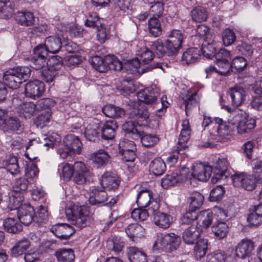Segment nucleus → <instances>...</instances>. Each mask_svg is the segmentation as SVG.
I'll return each instance as SVG.
<instances>
[{
  "label": "nucleus",
  "mask_w": 262,
  "mask_h": 262,
  "mask_svg": "<svg viewBox=\"0 0 262 262\" xmlns=\"http://www.w3.org/2000/svg\"><path fill=\"white\" fill-rule=\"evenodd\" d=\"M137 97L138 101L129 100L128 102V105L133 109L131 117L135 118L137 123L129 121L122 125L123 130L125 133V137H132L134 140H138L141 137L143 133L142 126L145 125L142 122L146 121L149 118L148 112L144 108V104L158 105L156 103L157 96L150 88L138 92Z\"/></svg>",
  "instance_id": "f257e3e1"
},
{
  "label": "nucleus",
  "mask_w": 262,
  "mask_h": 262,
  "mask_svg": "<svg viewBox=\"0 0 262 262\" xmlns=\"http://www.w3.org/2000/svg\"><path fill=\"white\" fill-rule=\"evenodd\" d=\"M223 108L230 113V122L235 124L238 133H247L255 127V120L250 117L245 112L237 108L231 109L228 106H225Z\"/></svg>",
  "instance_id": "f03ea898"
},
{
  "label": "nucleus",
  "mask_w": 262,
  "mask_h": 262,
  "mask_svg": "<svg viewBox=\"0 0 262 262\" xmlns=\"http://www.w3.org/2000/svg\"><path fill=\"white\" fill-rule=\"evenodd\" d=\"M65 212L68 220L76 229L85 227L91 220L90 212L86 206L74 205L71 207L67 208Z\"/></svg>",
  "instance_id": "7ed1b4c3"
},
{
  "label": "nucleus",
  "mask_w": 262,
  "mask_h": 262,
  "mask_svg": "<svg viewBox=\"0 0 262 262\" xmlns=\"http://www.w3.org/2000/svg\"><path fill=\"white\" fill-rule=\"evenodd\" d=\"M230 121V116L227 122L218 117L213 119V123L214 125L211 134L214 137V140L226 142L230 139L235 128V124Z\"/></svg>",
  "instance_id": "20e7f679"
},
{
  "label": "nucleus",
  "mask_w": 262,
  "mask_h": 262,
  "mask_svg": "<svg viewBox=\"0 0 262 262\" xmlns=\"http://www.w3.org/2000/svg\"><path fill=\"white\" fill-rule=\"evenodd\" d=\"M181 243V238L174 233L157 234L152 248L156 251L169 252L177 249Z\"/></svg>",
  "instance_id": "39448f33"
},
{
  "label": "nucleus",
  "mask_w": 262,
  "mask_h": 262,
  "mask_svg": "<svg viewBox=\"0 0 262 262\" xmlns=\"http://www.w3.org/2000/svg\"><path fill=\"white\" fill-rule=\"evenodd\" d=\"M189 169L183 167L180 170L166 175L162 179L161 184L163 188L166 189L174 186L175 184L185 182L189 177Z\"/></svg>",
  "instance_id": "423d86ee"
},
{
  "label": "nucleus",
  "mask_w": 262,
  "mask_h": 262,
  "mask_svg": "<svg viewBox=\"0 0 262 262\" xmlns=\"http://www.w3.org/2000/svg\"><path fill=\"white\" fill-rule=\"evenodd\" d=\"M229 162L226 157L219 158L213 164L212 168L214 176L211 179L213 183H217L219 180L228 177V172L227 171Z\"/></svg>",
  "instance_id": "0eeeda50"
},
{
  "label": "nucleus",
  "mask_w": 262,
  "mask_h": 262,
  "mask_svg": "<svg viewBox=\"0 0 262 262\" xmlns=\"http://www.w3.org/2000/svg\"><path fill=\"white\" fill-rule=\"evenodd\" d=\"M183 35L179 30L171 31L166 40L167 51L172 54L177 53L181 47Z\"/></svg>",
  "instance_id": "6e6552de"
},
{
  "label": "nucleus",
  "mask_w": 262,
  "mask_h": 262,
  "mask_svg": "<svg viewBox=\"0 0 262 262\" xmlns=\"http://www.w3.org/2000/svg\"><path fill=\"white\" fill-rule=\"evenodd\" d=\"M233 184L237 187H242L248 191L255 188V180L253 177L245 173H235L231 176Z\"/></svg>",
  "instance_id": "1a4fd4ad"
},
{
  "label": "nucleus",
  "mask_w": 262,
  "mask_h": 262,
  "mask_svg": "<svg viewBox=\"0 0 262 262\" xmlns=\"http://www.w3.org/2000/svg\"><path fill=\"white\" fill-rule=\"evenodd\" d=\"M212 172V167L202 163H195L191 167V176L201 181H207Z\"/></svg>",
  "instance_id": "9d476101"
},
{
  "label": "nucleus",
  "mask_w": 262,
  "mask_h": 262,
  "mask_svg": "<svg viewBox=\"0 0 262 262\" xmlns=\"http://www.w3.org/2000/svg\"><path fill=\"white\" fill-rule=\"evenodd\" d=\"M254 243L251 239L248 238H244L235 247V256L243 259L249 257L254 250Z\"/></svg>",
  "instance_id": "9b49d317"
},
{
  "label": "nucleus",
  "mask_w": 262,
  "mask_h": 262,
  "mask_svg": "<svg viewBox=\"0 0 262 262\" xmlns=\"http://www.w3.org/2000/svg\"><path fill=\"white\" fill-rule=\"evenodd\" d=\"M74 173V180L78 184H83L86 181L87 178L90 177L91 173L85 164L82 162H75L73 165Z\"/></svg>",
  "instance_id": "f8f14e48"
},
{
  "label": "nucleus",
  "mask_w": 262,
  "mask_h": 262,
  "mask_svg": "<svg viewBox=\"0 0 262 262\" xmlns=\"http://www.w3.org/2000/svg\"><path fill=\"white\" fill-rule=\"evenodd\" d=\"M127 66L133 72L137 71L139 73L141 72L144 73L156 68H160L165 72V69L168 67L167 63L158 62L156 64L147 66L145 68H142L143 64L137 56L135 58L128 61Z\"/></svg>",
  "instance_id": "ddd939ff"
},
{
  "label": "nucleus",
  "mask_w": 262,
  "mask_h": 262,
  "mask_svg": "<svg viewBox=\"0 0 262 262\" xmlns=\"http://www.w3.org/2000/svg\"><path fill=\"white\" fill-rule=\"evenodd\" d=\"M47 51L44 47L39 45L34 50V54L31 59L33 68L39 69L43 68L47 63Z\"/></svg>",
  "instance_id": "4468645a"
},
{
  "label": "nucleus",
  "mask_w": 262,
  "mask_h": 262,
  "mask_svg": "<svg viewBox=\"0 0 262 262\" xmlns=\"http://www.w3.org/2000/svg\"><path fill=\"white\" fill-rule=\"evenodd\" d=\"M45 90V85L41 81L35 80L29 81L25 86V92L27 97L36 99L40 97Z\"/></svg>",
  "instance_id": "2eb2a0df"
},
{
  "label": "nucleus",
  "mask_w": 262,
  "mask_h": 262,
  "mask_svg": "<svg viewBox=\"0 0 262 262\" xmlns=\"http://www.w3.org/2000/svg\"><path fill=\"white\" fill-rule=\"evenodd\" d=\"M74 227L67 224L55 225L51 228V231L55 235L60 239H67L74 233Z\"/></svg>",
  "instance_id": "dca6fc26"
},
{
  "label": "nucleus",
  "mask_w": 262,
  "mask_h": 262,
  "mask_svg": "<svg viewBox=\"0 0 262 262\" xmlns=\"http://www.w3.org/2000/svg\"><path fill=\"white\" fill-rule=\"evenodd\" d=\"M18 219L26 226L30 224L33 219L34 211L33 208L29 204H24L17 211Z\"/></svg>",
  "instance_id": "f3484780"
},
{
  "label": "nucleus",
  "mask_w": 262,
  "mask_h": 262,
  "mask_svg": "<svg viewBox=\"0 0 262 262\" xmlns=\"http://www.w3.org/2000/svg\"><path fill=\"white\" fill-rule=\"evenodd\" d=\"M125 232L128 237L135 242H138L145 235V229L137 223L129 225L125 229Z\"/></svg>",
  "instance_id": "a211bd4d"
},
{
  "label": "nucleus",
  "mask_w": 262,
  "mask_h": 262,
  "mask_svg": "<svg viewBox=\"0 0 262 262\" xmlns=\"http://www.w3.org/2000/svg\"><path fill=\"white\" fill-rule=\"evenodd\" d=\"M249 226L257 227L262 223V204L252 207L247 217Z\"/></svg>",
  "instance_id": "6ab92c4d"
},
{
  "label": "nucleus",
  "mask_w": 262,
  "mask_h": 262,
  "mask_svg": "<svg viewBox=\"0 0 262 262\" xmlns=\"http://www.w3.org/2000/svg\"><path fill=\"white\" fill-rule=\"evenodd\" d=\"M3 80L7 86L12 89H16L19 88L23 82L22 79L17 75L14 69H11L4 73Z\"/></svg>",
  "instance_id": "aec40b11"
},
{
  "label": "nucleus",
  "mask_w": 262,
  "mask_h": 262,
  "mask_svg": "<svg viewBox=\"0 0 262 262\" xmlns=\"http://www.w3.org/2000/svg\"><path fill=\"white\" fill-rule=\"evenodd\" d=\"M183 99L185 105L186 113L187 115L190 111L198 105L200 100V96L197 92L188 91L183 96Z\"/></svg>",
  "instance_id": "412c9836"
},
{
  "label": "nucleus",
  "mask_w": 262,
  "mask_h": 262,
  "mask_svg": "<svg viewBox=\"0 0 262 262\" xmlns=\"http://www.w3.org/2000/svg\"><path fill=\"white\" fill-rule=\"evenodd\" d=\"M100 184L107 190H115L118 188L119 181L115 174L106 172L102 176Z\"/></svg>",
  "instance_id": "4be33fe9"
},
{
  "label": "nucleus",
  "mask_w": 262,
  "mask_h": 262,
  "mask_svg": "<svg viewBox=\"0 0 262 262\" xmlns=\"http://www.w3.org/2000/svg\"><path fill=\"white\" fill-rule=\"evenodd\" d=\"M173 221L172 216L164 212H158L154 214V223L156 226L162 229H167Z\"/></svg>",
  "instance_id": "5701e85b"
},
{
  "label": "nucleus",
  "mask_w": 262,
  "mask_h": 262,
  "mask_svg": "<svg viewBox=\"0 0 262 262\" xmlns=\"http://www.w3.org/2000/svg\"><path fill=\"white\" fill-rule=\"evenodd\" d=\"M65 146L69 148L73 154H79L81 152L82 144L79 139L73 135H68L63 140Z\"/></svg>",
  "instance_id": "b1692460"
},
{
  "label": "nucleus",
  "mask_w": 262,
  "mask_h": 262,
  "mask_svg": "<svg viewBox=\"0 0 262 262\" xmlns=\"http://www.w3.org/2000/svg\"><path fill=\"white\" fill-rule=\"evenodd\" d=\"M47 51V54L58 53L61 48L60 39L55 36H51L46 38L44 45H42Z\"/></svg>",
  "instance_id": "393cba45"
},
{
  "label": "nucleus",
  "mask_w": 262,
  "mask_h": 262,
  "mask_svg": "<svg viewBox=\"0 0 262 262\" xmlns=\"http://www.w3.org/2000/svg\"><path fill=\"white\" fill-rule=\"evenodd\" d=\"M229 93L232 100V103L234 106L240 105L245 100L246 91L242 87L231 88L230 89Z\"/></svg>",
  "instance_id": "a878e982"
},
{
  "label": "nucleus",
  "mask_w": 262,
  "mask_h": 262,
  "mask_svg": "<svg viewBox=\"0 0 262 262\" xmlns=\"http://www.w3.org/2000/svg\"><path fill=\"white\" fill-rule=\"evenodd\" d=\"M16 109L17 113L20 117L28 119L34 115L36 106L32 102H25L19 104Z\"/></svg>",
  "instance_id": "bb28decb"
},
{
  "label": "nucleus",
  "mask_w": 262,
  "mask_h": 262,
  "mask_svg": "<svg viewBox=\"0 0 262 262\" xmlns=\"http://www.w3.org/2000/svg\"><path fill=\"white\" fill-rule=\"evenodd\" d=\"M110 158L108 154L103 149L98 150L90 156V159L94 165L98 168L106 165Z\"/></svg>",
  "instance_id": "cd10ccee"
},
{
  "label": "nucleus",
  "mask_w": 262,
  "mask_h": 262,
  "mask_svg": "<svg viewBox=\"0 0 262 262\" xmlns=\"http://www.w3.org/2000/svg\"><path fill=\"white\" fill-rule=\"evenodd\" d=\"M136 55L143 66L149 63L154 57V54L150 50L145 46L141 45L137 46Z\"/></svg>",
  "instance_id": "c85d7f7f"
},
{
  "label": "nucleus",
  "mask_w": 262,
  "mask_h": 262,
  "mask_svg": "<svg viewBox=\"0 0 262 262\" xmlns=\"http://www.w3.org/2000/svg\"><path fill=\"white\" fill-rule=\"evenodd\" d=\"M213 221V213L209 209L200 211L197 214V224L202 228H208Z\"/></svg>",
  "instance_id": "c756f323"
},
{
  "label": "nucleus",
  "mask_w": 262,
  "mask_h": 262,
  "mask_svg": "<svg viewBox=\"0 0 262 262\" xmlns=\"http://www.w3.org/2000/svg\"><path fill=\"white\" fill-rule=\"evenodd\" d=\"M118 127L117 122L114 120L106 121L101 129L103 138L106 140L113 139Z\"/></svg>",
  "instance_id": "7c9ffc66"
},
{
  "label": "nucleus",
  "mask_w": 262,
  "mask_h": 262,
  "mask_svg": "<svg viewBox=\"0 0 262 262\" xmlns=\"http://www.w3.org/2000/svg\"><path fill=\"white\" fill-rule=\"evenodd\" d=\"M201 232V230L195 226H191L184 231L183 239L187 244H192L198 238Z\"/></svg>",
  "instance_id": "2f4dec72"
},
{
  "label": "nucleus",
  "mask_w": 262,
  "mask_h": 262,
  "mask_svg": "<svg viewBox=\"0 0 262 262\" xmlns=\"http://www.w3.org/2000/svg\"><path fill=\"white\" fill-rule=\"evenodd\" d=\"M128 256L131 262H146L147 255L141 249L130 247L128 250Z\"/></svg>",
  "instance_id": "473e14b6"
},
{
  "label": "nucleus",
  "mask_w": 262,
  "mask_h": 262,
  "mask_svg": "<svg viewBox=\"0 0 262 262\" xmlns=\"http://www.w3.org/2000/svg\"><path fill=\"white\" fill-rule=\"evenodd\" d=\"M216 46L213 38L204 41L201 49L202 55L207 58L211 59L215 55Z\"/></svg>",
  "instance_id": "72a5a7b5"
},
{
  "label": "nucleus",
  "mask_w": 262,
  "mask_h": 262,
  "mask_svg": "<svg viewBox=\"0 0 262 262\" xmlns=\"http://www.w3.org/2000/svg\"><path fill=\"white\" fill-rule=\"evenodd\" d=\"M107 200V195L105 191L94 189L90 195L89 201L92 205H99L104 203Z\"/></svg>",
  "instance_id": "f704fd0d"
},
{
  "label": "nucleus",
  "mask_w": 262,
  "mask_h": 262,
  "mask_svg": "<svg viewBox=\"0 0 262 262\" xmlns=\"http://www.w3.org/2000/svg\"><path fill=\"white\" fill-rule=\"evenodd\" d=\"M152 193L148 189H141L137 196L136 202L140 207H147L151 199Z\"/></svg>",
  "instance_id": "c9c22d12"
},
{
  "label": "nucleus",
  "mask_w": 262,
  "mask_h": 262,
  "mask_svg": "<svg viewBox=\"0 0 262 262\" xmlns=\"http://www.w3.org/2000/svg\"><path fill=\"white\" fill-rule=\"evenodd\" d=\"M182 129L179 138L178 144L184 147L183 144L187 142L190 138L191 128L188 119H184L182 123Z\"/></svg>",
  "instance_id": "e433bc0d"
},
{
  "label": "nucleus",
  "mask_w": 262,
  "mask_h": 262,
  "mask_svg": "<svg viewBox=\"0 0 262 262\" xmlns=\"http://www.w3.org/2000/svg\"><path fill=\"white\" fill-rule=\"evenodd\" d=\"M200 50L196 48L188 49L182 55V60L187 64L197 61L200 57Z\"/></svg>",
  "instance_id": "4c0bfd02"
},
{
  "label": "nucleus",
  "mask_w": 262,
  "mask_h": 262,
  "mask_svg": "<svg viewBox=\"0 0 262 262\" xmlns=\"http://www.w3.org/2000/svg\"><path fill=\"white\" fill-rule=\"evenodd\" d=\"M30 242L27 239H23L16 242L15 246L11 249V255L13 257H17L23 254L29 248Z\"/></svg>",
  "instance_id": "58836bf2"
},
{
  "label": "nucleus",
  "mask_w": 262,
  "mask_h": 262,
  "mask_svg": "<svg viewBox=\"0 0 262 262\" xmlns=\"http://www.w3.org/2000/svg\"><path fill=\"white\" fill-rule=\"evenodd\" d=\"M17 219L8 217L4 222L5 229L9 232L16 233L22 230V226Z\"/></svg>",
  "instance_id": "ea45409f"
},
{
  "label": "nucleus",
  "mask_w": 262,
  "mask_h": 262,
  "mask_svg": "<svg viewBox=\"0 0 262 262\" xmlns=\"http://www.w3.org/2000/svg\"><path fill=\"white\" fill-rule=\"evenodd\" d=\"M16 20L20 25L24 26L32 25L34 21V17L30 12H18L15 16Z\"/></svg>",
  "instance_id": "a19ab883"
},
{
  "label": "nucleus",
  "mask_w": 262,
  "mask_h": 262,
  "mask_svg": "<svg viewBox=\"0 0 262 262\" xmlns=\"http://www.w3.org/2000/svg\"><path fill=\"white\" fill-rule=\"evenodd\" d=\"M55 256L59 262H72L75 258L74 251L71 249H58Z\"/></svg>",
  "instance_id": "79ce46f5"
},
{
  "label": "nucleus",
  "mask_w": 262,
  "mask_h": 262,
  "mask_svg": "<svg viewBox=\"0 0 262 262\" xmlns=\"http://www.w3.org/2000/svg\"><path fill=\"white\" fill-rule=\"evenodd\" d=\"M149 169L155 175H161L165 171V164L161 158H156L150 163Z\"/></svg>",
  "instance_id": "37998d69"
},
{
  "label": "nucleus",
  "mask_w": 262,
  "mask_h": 262,
  "mask_svg": "<svg viewBox=\"0 0 262 262\" xmlns=\"http://www.w3.org/2000/svg\"><path fill=\"white\" fill-rule=\"evenodd\" d=\"M90 62L94 68L100 72H105L108 70V65L104 59L99 56H95L90 59Z\"/></svg>",
  "instance_id": "c03bdc74"
},
{
  "label": "nucleus",
  "mask_w": 262,
  "mask_h": 262,
  "mask_svg": "<svg viewBox=\"0 0 262 262\" xmlns=\"http://www.w3.org/2000/svg\"><path fill=\"white\" fill-rule=\"evenodd\" d=\"M117 89L121 95L125 96L134 94L136 89L132 81L126 80H124L120 84L117 85Z\"/></svg>",
  "instance_id": "a18cd8bd"
},
{
  "label": "nucleus",
  "mask_w": 262,
  "mask_h": 262,
  "mask_svg": "<svg viewBox=\"0 0 262 262\" xmlns=\"http://www.w3.org/2000/svg\"><path fill=\"white\" fill-rule=\"evenodd\" d=\"M99 130L97 123L89 124L86 126L84 133L85 138L90 141H96L98 137Z\"/></svg>",
  "instance_id": "49530a36"
},
{
  "label": "nucleus",
  "mask_w": 262,
  "mask_h": 262,
  "mask_svg": "<svg viewBox=\"0 0 262 262\" xmlns=\"http://www.w3.org/2000/svg\"><path fill=\"white\" fill-rule=\"evenodd\" d=\"M58 170L60 177L66 181L70 180L74 175L73 167L69 163L59 165Z\"/></svg>",
  "instance_id": "de8ad7c7"
},
{
  "label": "nucleus",
  "mask_w": 262,
  "mask_h": 262,
  "mask_svg": "<svg viewBox=\"0 0 262 262\" xmlns=\"http://www.w3.org/2000/svg\"><path fill=\"white\" fill-rule=\"evenodd\" d=\"M212 230L216 237L222 238L227 236L228 232V226L223 222L216 223L212 226Z\"/></svg>",
  "instance_id": "09e8293b"
},
{
  "label": "nucleus",
  "mask_w": 262,
  "mask_h": 262,
  "mask_svg": "<svg viewBox=\"0 0 262 262\" xmlns=\"http://www.w3.org/2000/svg\"><path fill=\"white\" fill-rule=\"evenodd\" d=\"M131 8L129 0H118L116 3L115 10L120 15L128 14Z\"/></svg>",
  "instance_id": "8fccbe9b"
},
{
  "label": "nucleus",
  "mask_w": 262,
  "mask_h": 262,
  "mask_svg": "<svg viewBox=\"0 0 262 262\" xmlns=\"http://www.w3.org/2000/svg\"><path fill=\"white\" fill-rule=\"evenodd\" d=\"M148 29L149 33L155 37L162 34L160 23L155 17L150 18L148 20Z\"/></svg>",
  "instance_id": "3c124183"
},
{
  "label": "nucleus",
  "mask_w": 262,
  "mask_h": 262,
  "mask_svg": "<svg viewBox=\"0 0 262 262\" xmlns=\"http://www.w3.org/2000/svg\"><path fill=\"white\" fill-rule=\"evenodd\" d=\"M204 196L200 192L195 191L190 194L189 198L190 207L195 210L199 209L203 204Z\"/></svg>",
  "instance_id": "603ef678"
},
{
  "label": "nucleus",
  "mask_w": 262,
  "mask_h": 262,
  "mask_svg": "<svg viewBox=\"0 0 262 262\" xmlns=\"http://www.w3.org/2000/svg\"><path fill=\"white\" fill-rule=\"evenodd\" d=\"M207 244V240L205 239H201L196 242L194 247V254L196 258H201L206 254Z\"/></svg>",
  "instance_id": "864d4df0"
},
{
  "label": "nucleus",
  "mask_w": 262,
  "mask_h": 262,
  "mask_svg": "<svg viewBox=\"0 0 262 262\" xmlns=\"http://www.w3.org/2000/svg\"><path fill=\"white\" fill-rule=\"evenodd\" d=\"M139 139L141 140L142 145L146 147H150L156 145L159 140V137L155 135H144V133L141 134V137Z\"/></svg>",
  "instance_id": "5fc2aeb1"
},
{
  "label": "nucleus",
  "mask_w": 262,
  "mask_h": 262,
  "mask_svg": "<svg viewBox=\"0 0 262 262\" xmlns=\"http://www.w3.org/2000/svg\"><path fill=\"white\" fill-rule=\"evenodd\" d=\"M191 16L194 21L201 22L205 21L207 18V11L204 8L196 7L192 10Z\"/></svg>",
  "instance_id": "6e6d98bb"
},
{
  "label": "nucleus",
  "mask_w": 262,
  "mask_h": 262,
  "mask_svg": "<svg viewBox=\"0 0 262 262\" xmlns=\"http://www.w3.org/2000/svg\"><path fill=\"white\" fill-rule=\"evenodd\" d=\"M149 46L151 50L159 56H163L165 54L166 50H167L166 43L165 42V45H164L162 40L160 39L152 42Z\"/></svg>",
  "instance_id": "4d7b16f0"
},
{
  "label": "nucleus",
  "mask_w": 262,
  "mask_h": 262,
  "mask_svg": "<svg viewBox=\"0 0 262 262\" xmlns=\"http://www.w3.org/2000/svg\"><path fill=\"white\" fill-rule=\"evenodd\" d=\"M61 138L57 133H53L48 137L43 139V142H42L45 146L49 148H53L54 146L57 145L60 141Z\"/></svg>",
  "instance_id": "13d9d810"
},
{
  "label": "nucleus",
  "mask_w": 262,
  "mask_h": 262,
  "mask_svg": "<svg viewBox=\"0 0 262 262\" xmlns=\"http://www.w3.org/2000/svg\"><path fill=\"white\" fill-rule=\"evenodd\" d=\"M24 199V196L22 193H16L13 192L10 197V205L11 206L13 210H18L23 204L21 202Z\"/></svg>",
  "instance_id": "bf43d9fd"
},
{
  "label": "nucleus",
  "mask_w": 262,
  "mask_h": 262,
  "mask_svg": "<svg viewBox=\"0 0 262 262\" xmlns=\"http://www.w3.org/2000/svg\"><path fill=\"white\" fill-rule=\"evenodd\" d=\"M28 186V180L21 177L16 179L13 185V192L16 193H21L27 190Z\"/></svg>",
  "instance_id": "052dcab7"
},
{
  "label": "nucleus",
  "mask_w": 262,
  "mask_h": 262,
  "mask_svg": "<svg viewBox=\"0 0 262 262\" xmlns=\"http://www.w3.org/2000/svg\"><path fill=\"white\" fill-rule=\"evenodd\" d=\"M236 35L233 31L229 28L225 29L222 33V40L225 46L233 44L236 40Z\"/></svg>",
  "instance_id": "680f3d73"
},
{
  "label": "nucleus",
  "mask_w": 262,
  "mask_h": 262,
  "mask_svg": "<svg viewBox=\"0 0 262 262\" xmlns=\"http://www.w3.org/2000/svg\"><path fill=\"white\" fill-rule=\"evenodd\" d=\"M51 116V112L48 110L39 115L34 120V123L37 127L42 128L49 122Z\"/></svg>",
  "instance_id": "e2e57ef3"
},
{
  "label": "nucleus",
  "mask_w": 262,
  "mask_h": 262,
  "mask_svg": "<svg viewBox=\"0 0 262 262\" xmlns=\"http://www.w3.org/2000/svg\"><path fill=\"white\" fill-rule=\"evenodd\" d=\"M106 62L108 65V69L120 71L122 68L121 62L114 55L106 56Z\"/></svg>",
  "instance_id": "0e129e2a"
},
{
  "label": "nucleus",
  "mask_w": 262,
  "mask_h": 262,
  "mask_svg": "<svg viewBox=\"0 0 262 262\" xmlns=\"http://www.w3.org/2000/svg\"><path fill=\"white\" fill-rule=\"evenodd\" d=\"M196 34L202 37L204 41L213 38L210 29L204 25H200L196 29Z\"/></svg>",
  "instance_id": "69168bd1"
},
{
  "label": "nucleus",
  "mask_w": 262,
  "mask_h": 262,
  "mask_svg": "<svg viewBox=\"0 0 262 262\" xmlns=\"http://www.w3.org/2000/svg\"><path fill=\"white\" fill-rule=\"evenodd\" d=\"M253 173L255 181L262 183V161H256L253 162Z\"/></svg>",
  "instance_id": "338daca9"
},
{
  "label": "nucleus",
  "mask_w": 262,
  "mask_h": 262,
  "mask_svg": "<svg viewBox=\"0 0 262 262\" xmlns=\"http://www.w3.org/2000/svg\"><path fill=\"white\" fill-rule=\"evenodd\" d=\"M224 193V188L221 185L217 186L210 191V199L211 201L220 200L222 199Z\"/></svg>",
  "instance_id": "774afa93"
}]
</instances>
